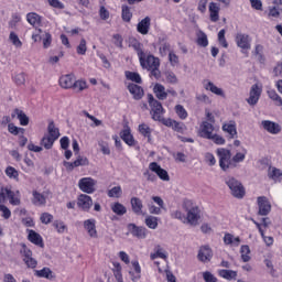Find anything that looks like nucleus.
<instances>
[{
	"label": "nucleus",
	"instance_id": "obj_1",
	"mask_svg": "<svg viewBox=\"0 0 282 282\" xmlns=\"http://www.w3.org/2000/svg\"><path fill=\"white\" fill-rule=\"evenodd\" d=\"M131 47L137 52L140 65L142 69L150 72V77L160 80L162 78V72L160 70V57L154 56L153 54L144 53V45L140 43L137 39H133L130 42Z\"/></svg>",
	"mask_w": 282,
	"mask_h": 282
},
{
	"label": "nucleus",
	"instance_id": "obj_2",
	"mask_svg": "<svg viewBox=\"0 0 282 282\" xmlns=\"http://www.w3.org/2000/svg\"><path fill=\"white\" fill-rule=\"evenodd\" d=\"M216 153L221 171H228V169H237V166H239V164L246 160L248 150L246 148H241V150L232 156L230 150L226 148H219L217 149Z\"/></svg>",
	"mask_w": 282,
	"mask_h": 282
},
{
	"label": "nucleus",
	"instance_id": "obj_3",
	"mask_svg": "<svg viewBox=\"0 0 282 282\" xmlns=\"http://www.w3.org/2000/svg\"><path fill=\"white\" fill-rule=\"evenodd\" d=\"M183 209L186 213L185 223L189 224V226H197L199 219H202V209H199V206L191 199H184Z\"/></svg>",
	"mask_w": 282,
	"mask_h": 282
},
{
	"label": "nucleus",
	"instance_id": "obj_4",
	"mask_svg": "<svg viewBox=\"0 0 282 282\" xmlns=\"http://www.w3.org/2000/svg\"><path fill=\"white\" fill-rule=\"evenodd\" d=\"M148 102L151 108L150 113L152 116V119H154L158 122H161L162 116H164L165 113L162 102L155 99V97H153L152 94L148 95Z\"/></svg>",
	"mask_w": 282,
	"mask_h": 282
},
{
	"label": "nucleus",
	"instance_id": "obj_5",
	"mask_svg": "<svg viewBox=\"0 0 282 282\" xmlns=\"http://www.w3.org/2000/svg\"><path fill=\"white\" fill-rule=\"evenodd\" d=\"M226 184L236 199H243L246 197V187L237 178L229 177L226 180Z\"/></svg>",
	"mask_w": 282,
	"mask_h": 282
},
{
	"label": "nucleus",
	"instance_id": "obj_6",
	"mask_svg": "<svg viewBox=\"0 0 282 282\" xmlns=\"http://www.w3.org/2000/svg\"><path fill=\"white\" fill-rule=\"evenodd\" d=\"M20 254L22 257V261H24L26 268L34 270L36 265H39V261L32 257V251L28 248L26 243L21 245Z\"/></svg>",
	"mask_w": 282,
	"mask_h": 282
},
{
	"label": "nucleus",
	"instance_id": "obj_7",
	"mask_svg": "<svg viewBox=\"0 0 282 282\" xmlns=\"http://www.w3.org/2000/svg\"><path fill=\"white\" fill-rule=\"evenodd\" d=\"M96 184H98L97 180H94L93 177H83L78 182V187L83 193L91 195L96 193Z\"/></svg>",
	"mask_w": 282,
	"mask_h": 282
},
{
	"label": "nucleus",
	"instance_id": "obj_8",
	"mask_svg": "<svg viewBox=\"0 0 282 282\" xmlns=\"http://www.w3.org/2000/svg\"><path fill=\"white\" fill-rule=\"evenodd\" d=\"M257 204L259 209L258 215H260L261 217H265L272 212V204H270V199H268V197L259 196L257 198Z\"/></svg>",
	"mask_w": 282,
	"mask_h": 282
},
{
	"label": "nucleus",
	"instance_id": "obj_9",
	"mask_svg": "<svg viewBox=\"0 0 282 282\" xmlns=\"http://www.w3.org/2000/svg\"><path fill=\"white\" fill-rule=\"evenodd\" d=\"M263 93V88L259 86V84H253L249 91V98L247 99L248 105L254 107L259 99L261 98V94Z\"/></svg>",
	"mask_w": 282,
	"mask_h": 282
},
{
	"label": "nucleus",
	"instance_id": "obj_10",
	"mask_svg": "<svg viewBox=\"0 0 282 282\" xmlns=\"http://www.w3.org/2000/svg\"><path fill=\"white\" fill-rule=\"evenodd\" d=\"M77 206L80 210H84V213H89V210H91V206H94V199H91V196L87 194H80L77 197Z\"/></svg>",
	"mask_w": 282,
	"mask_h": 282
},
{
	"label": "nucleus",
	"instance_id": "obj_11",
	"mask_svg": "<svg viewBox=\"0 0 282 282\" xmlns=\"http://www.w3.org/2000/svg\"><path fill=\"white\" fill-rule=\"evenodd\" d=\"M215 132V126L208 121H202L198 129L199 138L208 140Z\"/></svg>",
	"mask_w": 282,
	"mask_h": 282
},
{
	"label": "nucleus",
	"instance_id": "obj_12",
	"mask_svg": "<svg viewBox=\"0 0 282 282\" xmlns=\"http://www.w3.org/2000/svg\"><path fill=\"white\" fill-rule=\"evenodd\" d=\"M33 198H32V204L34 206H45L47 204V197L52 195V192L45 191L42 194L39 193V191L34 189L32 192Z\"/></svg>",
	"mask_w": 282,
	"mask_h": 282
},
{
	"label": "nucleus",
	"instance_id": "obj_13",
	"mask_svg": "<svg viewBox=\"0 0 282 282\" xmlns=\"http://www.w3.org/2000/svg\"><path fill=\"white\" fill-rule=\"evenodd\" d=\"M128 230L137 239H147V235H149V229L143 226H137L135 224H129Z\"/></svg>",
	"mask_w": 282,
	"mask_h": 282
},
{
	"label": "nucleus",
	"instance_id": "obj_14",
	"mask_svg": "<svg viewBox=\"0 0 282 282\" xmlns=\"http://www.w3.org/2000/svg\"><path fill=\"white\" fill-rule=\"evenodd\" d=\"M149 169L152 171V173H155L158 177H160L163 182H169L171 180V176H169V172L162 166L158 164V162H151L149 164Z\"/></svg>",
	"mask_w": 282,
	"mask_h": 282
},
{
	"label": "nucleus",
	"instance_id": "obj_15",
	"mask_svg": "<svg viewBox=\"0 0 282 282\" xmlns=\"http://www.w3.org/2000/svg\"><path fill=\"white\" fill-rule=\"evenodd\" d=\"M64 166L66 171H74L78 166H89V159L79 155L74 162L64 161Z\"/></svg>",
	"mask_w": 282,
	"mask_h": 282
},
{
	"label": "nucleus",
	"instance_id": "obj_16",
	"mask_svg": "<svg viewBox=\"0 0 282 282\" xmlns=\"http://www.w3.org/2000/svg\"><path fill=\"white\" fill-rule=\"evenodd\" d=\"M152 199L154 200V204H158V206L150 204L148 205V210L150 215H162V208H164V199L160 196H152Z\"/></svg>",
	"mask_w": 282,
	"mask_h": 282
},
{
	"label": "nucleus",
	"instance_id": "obj_17",
	"mask_svg": "<svg viewBox=\"0 0 282 282\" xmlns=\"http://www.w3.org/2000/svg\"><path fill=\"white\" fill-rule=\"evenodd\" d=\"M84 229L91 239H98V229H96V219L89 218L84 220Z\"/></svg>",
	"mask_w": 282,
	"mask_h": 282
},
{
	"label": "nucleus",
	"instance_id": "obj_18",
	"mask_svg": "<svg viewBox=\"0 0 282 282\" xmlns=\"http://www.w3.org/2000/svg\"><path fill=\"white\" fill-rule=\"evenodd\" d=\"M28 232V241L33 243L34 246H39V248H45V243L43 242V237L41 234L36 232L33 229H26Z\"/></svg>",
	"mask_w": 282,
	"mask_h": 282
},
{
	"label": "nucleus",
	"instance_id": "obj_19",
	"mask_svg": "<svg viewBox=\"0 0 282 282\" xmlns=\"http://www.w3.org/2000/svg\"><path fill=\"white\" fill-rule=\"evenodd\" d=\"M75 80H76L75 74L62 75L58 79L59 87H62V89H72V87H74Z\"/></svg>",
	"mask_w": 282,
	"mask_h": 282
},
{
	"label": "nucleus",
	"instance_id": "obj_20",
	"mask_svg": "<svg viewBox=\"0 0 282 282\" xmlns=\"http://www.w3.org/2000/svg\"><path fill=\"white\" fill-rule=\"evenodd\" d=\"M163 124L165 127H171L173 131H176V133H184V131H186V124L175 119H171V118L165 119L163 120Z\"/></svg>",
	"mask_w": 282,
	"mask_h": 282
},
{
	"label": "nucleus",
	"instance_id": "obj_21",
	"mask_svg": "<svg viewBox=\"0 0 282 282\" xmlns=\"http://www.w3.org/2000/svg\"><path fill=\"white\" fill-rule=\"evenodd\" d=\"M127 89L133 96L134 100H142L144 97V88L138 84L130 83Z\"/></svg>",
	"mask_w": 282,
	"mask_h": 282
},
{
	"label": "nucleus",
	"instance_id": "obj_22",
	"mask_svg": "<svg viewBox=\"0 0 282 282\" xmlns=\"http://www.w3.org/2000/svg\"><path fill=\"white\" fill-rule=\"evenodd\" d=\"M11 118L12 120H14V118H18L21 127H28L30 124V117H28V115H25V112L19 108H15L12 111Z\"/></svg>",
	"mask_w": 282,
	"mask_h": 282
},
{
	"label": "nucleus",
	"instance_id": "obj_23",
	"mask_svg": "<svg viewBox=\"0 0 282 282\" xmlns=\"http://www.w3.org/2000/svg\"><path fill=\"white\" fill-rule=\"evenodd\" d=\"M223 131L228 133L229 140H235V138H237V122L235 120L225 122L223 124Z\"/></svg>",
	"mask_w": 282,
	"mask_h": 282
},
{
	"label": "nucleus",
	"instance_id": "obj_24",
	"mask_svg": "<svg viewBox=\"0 0 282 282\" xmlns=\"http://www.w3.org/2000/svg\"><path fill=\"white\" fill-rule=\"evenodd\" d=\"M262 127L264 131H268V133H271L272 135H278V133L281 131V124L270 121V120H263Z\"/></svg>",
	"mask_w": 282,
	"mask_h": 282
},
{
	"label": "nucleus",
	"instance_id": "obj_25",
	"mask_svg": "<svg viewBox=\"0 0 282 282\" xmlns=\"http://www.w3.org/2000/svg\"><path fill=\"white\" fill-rule=\"evenodd\" d=\"M250 35L248 34L238 33L236 35V44L240 47V50H250Z\"/></svg>",
	"mask_w": 282,
	"mask_h": 282
},
{
	"label": "nucleus",
	"instance_id": "obj_26",
	"mask_svg": "<svg viewBox=\"0 0 282 282\" xmlns=\"http://www.w3.org/2000/svg\"><path fill=\"white\" fill-rule=\"evenodd\" d=\"M223 241L225 246H230L231 248H239V246H241V238L239 236L235 237L229 232L225 234Z\"/></svg>",
	"mask_w": 282,
	"mask_h": 282
},
{
	"label": "nucleus",
	"instance_id": "obj_27",
	"mask_svg": "<svg viewBox=\"0 0 282 282\" xmlns=\"http://www.w3.org/2000/svg\"><path fill=\"white\" fill-rule=\"evenodd\" d=\"M149 30H151V18L145 17L137 24V32L142 34L143 36L149 34Z\"/></svg>",
	"mask_w": 282,
	"mask_h": 282
},
{
	"label": "nucleus",
	"instance_id": "obj_28",
	"mask_svg": "<svg viewBox=\"0 0 282 282\" xmlns=\"http://www.w3.org/2000/svg\"><path fill=\"white\" fill-rule=\"evenodd\" d=\"M197 257L198 260H200L203 263H206L213 259V249H210L209 246H203L200 247Z\"/></svg>",
	"mask_w": 282,
	"mask_h": 282
},
{
	"label": "nucleus",
	"instance_id": "obj_29",
	"mask_svg": "<svg viewBox=\"0 0 282 282\" xmlns=\"http://www.w3.org/2000/svg\"><path fill=\"white\" fill-rule=\"evenodd\" d=\"M120 138L123 140L128 147H135V138L131 133V128L127 127L120 131Z\"/></svg>",
	"mask_w": 282,
	"mask_h": 282
},
{
	"label": "nucleus",
	"instance_id": "obj_30",
	"mask_svg": "<svg viewBox=\"0 0 282 282\" xmlns=\"http://www.w3.org/2000/svg\"><path fill=\"white\" fill-rule=\"evenodd\" d=\"M130 204H131L132 213H134V215H147V213L142 210L144 208V204L142 203V199H140L139 197H132L130 199Z\"/></svg>",
	"mask_w": 282,
	"mask_h": 282
},
{
	"label": "nucleus",
	"instance_id": "obj_31",
	"mask_svg": "<svg viewBox=\"0 0 282 282\" xmlns=\"http://www.w3.org/2000/svg\"><path fill=\"white\" fill-rule=\"evenodd\" d=\"M26 21L33 28H41V24L43 23V18L36 12H30L26 14Z\"/></svg>",
	"mask_w": 282,
	"mask_h": 282
},
{
	"label": "nucleus",
	"instance_id": "obj_32",
	"mask_svg": "<svg viewBox=\"0 0 282 282\" xmlns=\"http://www.w3.org/2000/svg\"><path fill=\"white\" fill-rule=\"evenodd\" d=\"M153 94L156 96L158 100H166L169 98V93L162 84H155L153 87Z\"/></svg>",
	"mask_w": 282,
	"mask_h": 282
},
{
	"label": "nucleus",
	"instance_id": "obj_33",
	"mask_svg": "<svg viewBox=\"0 0 282 282\" xmlns=\"http://www.w3.org/2000/svg\"><path fill=\"white\" fill-rule=\"evenodd\" d=\"M35 276L39 279H47L48 281H52L53 279H56V275L52 271V269L44 267L42 270H35Z\"/></svg>",
	"mask_w": 282,
	"mask_h": 282
},
{
	"label": "nucleus",
	"instance_id": "obj_34",
	"mask_svg": "<svg viewBox=\"0 0 282 282\" xmlns=\"http://www.w3.org/2000/svg\"><path fill=\"white\" fill-rule=\"evenodd\" d=\"M208 10L212 23H217V21H219V4H217L216 2H210Z\"/></svg>",
	"mask_w": 282,
	"mask_h": 282
},
{
	"label": "nucleus",
	"instance_id": "obj_35",
	"mask_svg": "<svg viewBox=\"0 0 282 282\" xmlns=\"http://www.w3.org/2000/svg\"><path fill=\"white\" fill-rule=\"evenodd\" d=\"M268 177L269 180L274 181V183H281L282 182V171L278 167L270 166L268 170Z\"/></svg>",
	"mask_w": 282,
	"mask_h": 282
},
{
	"label": "nucleus",
	"instance_id": "obj_36",
	"mask_svg": "<svg viewBox=\"0 0 282 282\" xmlns=\"http://www.w3.org/2000/svg\"><path fill=\"white\" fill-rule=\"evenodd\" d=\"M252 223L258 228L265 246H273L274 245V238L272 236H265V231H263V228L261 227V224L257 223V220L252 219Z\"/></svg>",
	"mask_w": 282,
	"mask_h": 282
},
{
	"label": "nucleus",
	"instance_id": "obj_37",
	"mask_svg": "<svg viewBox=\"0 0 282 282\" xmlns=\"http://www.w3.org/2000/svg\"><path fill=\"white\" fill-rule=\"evenodd\" d=\"M218 275L226 281H237V271L235 270L221 269L218 271Z\"/></svg>",
	"mask_w": 282,
	"mask_h": 282
},
{
	"label": "nucleus",
	"instance_id": "obj_38",
	"mask_svg": "<svg viewBox=\"0 0 282 282\" xmlns=\"http://www.w3.org/2000/svg\"><path fill=\"white\" fill-rule=\"evenodd\" d=\"M70 89H74V91H76L77 94H80L85 91V89H89V85L85 79H75L73 87Z\"/></svg>",
	"mask_w": 282,
	"mask_h": 282
},
{
	"label": "nucleus",
	"instance_id": "obj_39",
	"mask_svg": "<svg viewBox=\"0 0 282 282\" xmlns=\"http://www.w3.org/2000/svg\"><path fill=\"white\" fill-rule=\"evenodd\" d=\"M124 76L127 80H131V83H135V85H142V76H140V73L126 70Z\"/></svg>",
	"mask_w": 282,
	"mask_h": 282
},
{
	"label": "nucleus",
	"instance_id": "obj_40",
	"mask_svg": "<svg viewBox=\"0 0 282 282\" xmlns=\"http://www.w3.org/2000/svg\"><path fill=\"white\" fill-rule=\"evenodd\" d=\"M8 199L11 206H20L21 205V193L19 191L14 192L12 189L9 191Z\"/></svg>",
	"mask_w": 282,
	"mask_h": 282
},
{
	"label": "nucleus",
	"instance_id": "obj_41",
	"mask_svg": "<svg viewBox=\"0 0 282 282\" xmlns=\"http://www.w3.org/2000/svg\"><path fill=\"white\" fill-rule=\"evenodd\" d=\"M121 19L124 23H131V19H133V13L131 12V8L127 4L121 7Z\"/></svg>",
	"mask_w": 282,
	"mask_h": 282
},
{
	"label": "nucleus",
	"instance_id": "obj_42",
	"mask_svg": "<svg viewBox=\"0 0 282 282\" xmlns=\"http://www.w3.org/2000/svg\"><path fill=\"white\" fill-rule=\"evenodd\" d=\"M112 273L113 276L116 279L117 282H124L123 278H122V265L120 264V262H112Z\"/></svg>",
	"mask_w": 282,
	"mask_h": 282
},
{
	"label": "nucleus",
	"instance_id": "obj_43",
	"mask_svg": "<svg viewBox=\"0 0 282 282\" xmlns=\"http://www.w3.org/2000/svg\"><path fill=\"white\" fill-rule=\"evenodd\" d=\"M47 131L48 134L46 135H48V138H53L54 140H58V138H61V131L58 130V128H56L54 121L48 122Z\"/></svg>",
	"mask_w": 282,
	"mask_h": 282
},
{
	"label": "nucleus",
	"instance_id": "obj_44",
	"mask_svg": "<svg viewBox=\"0 0 282 282\" xmlns=\"http://www.w3.org/2000/svg\"><path fill=\"white\" fill-rule=\"evenodd\" d=\"M150 259L152 261H155V259H166V252L160 245H156L154 247V253L150 254Z\"/></svg>",
	"mask_w": 282,
	"mask_h": 282
},
{
	"label": "nucleus",
	"instance_id": "obj_45",
	"mask_svg": "<svg viewBox=\"0 0 282 282\" xmlns=\"http://www.w3.org/2000/svg\"><path fill=\"white\" fill-rule=\"evenodd\" d=\"M206 91H212V94H215L216 96H225L224 90L217 86L213 82H207L205 84Z\"/></svg>",
	"mask_w": 282,
	"mask_h": 282
},
{
	"label": "nucleus",
	"instance_id": "obj_46",
	"mask_svg": "<svg viewBox=\"0 0 282 282\" xmlns=\"http://www.w3.org/2000/svg\"><path fill=\"white\" fill-rule=\"evenodd\" d=\"M131 264L135 272V275H132V281H140V279H142V268L140 267V262L138 260H133Z\"/></svg>",
	"mask_w": 282,
	"mask_h": 282
},
{
	"label": "nucleus",
	"instance_id": "obj_47",
	"mask_svg": "<svg viewBox=\"0 0 282 282\" xmlns=\"http://www.w3.org/2000/svg\"><path fill=\"white\" fill-rule=\"evenodd\" d=\"M138 131L141 135H143V138H148V140H151V127H149V124L147 123H141L139 124Z\"/></svg>",
	"mask_w": 282,
	"mask_h": 282
},
{
	"label": "nucleus",
	"instance_id": "obj_48",
	"mask_svg": "<svg viewBox=\"0 0 282 282\" xmlns=\"http://www.w3.org/2000/svg\"><path fill=\"white\" fill-rule=\"evenodd\" d=\"M170 52H173L171 50V43L161 41L160 42V46H159V54H160V56L164 57L167 54H170Z\"/></svg>",
	"mask_w": 282,
	"mask_h": 282
},
{
	"label": "nucleus",
	"instance_id": "obj_49",
	"mask_svg": "<svg viewBox=\"0 0 282 282\" xmlns=\"http://www.w3.org/2000/svg\"><path fill=\"white\" fill-rule=\"evenodd\" d=\"M111 210L112 213H115V215H127V207H124V205H122L121 203H115L111 205Z\"/></svg>",
	"mask_w": 282,
	"mask_h": 282
},
{
	"label": "nucleus",
	"instance_id": "obj_50",
	"mask_svg": "<svg viewBox=\"0 0 282 282\" xmlns=\"http://www.w3.org/2000/svg\"><path fill=\"white\" fill-rule=\"evenodd\" d=\"M174 111L180 120H186V118H188V111H186V108H184L182 105H176L174 107Z\"/></svg>",
	"mask_w": 282,
	"mask_h": 282
},
{
	"label": "nucleus",
	"instance_id": "obj_51",
	"mask_svg": "<svg viewBox=\"0 0 282 282\" xmlns=\"http://www.w3.org/2000/svg\"><path fill=\"white\" fill-rule=\"evenodd\" d=\"M267 94H268L269 98H270L271 100H273V102H275V105H276L278 107H282V98L279 96V94L276 93V90L271 89V90H268Z\"/></svg>",
	"mask_w": 282,
	"mask_h": 282
},
{
	"label": "nucleus",
	"instance_id": "obj_52",
	"mask_svg": "<svg viewBox=\"0 0 282 282\" xmlns=\"http://www.w3.org/2000/svg\"><path fill=\"white\" fill-rule=\"evenodd\" d=\"M158 221H160L158 217L148 216L144 220V224L150 228V230H155V228H158Z\"/></svg>",
	"mask_w": 282,
	"mask_h": 282
},
{
	"label": "nucleus",
	"instance_id": "obj_53",
	"mask_svg": "<svg viewBox=\"0 0 282 282\" xmlns=\"http://www.w3.org/2000/svg\"><path fill=\"white\" fill-rule=\"evenodd\" d=\"M240 254L243 263H248V261H250V247L248 245H242L240 248Z\"/></svg>",
	"mask_w": 282,
	"mask_h": 282
},
{
	"label": "nucleus",
	"instance_id": "obj_54",
	"mask_svg": "<svg viewBox=\"0 0 282 282\" xmlns=\"http://www.w3.org/2000/svg\"><path fill=\"white\" fill-rule=\"evenodd\" d=\"M9 41L12 43V45H14V47H23V42H21V39H19V35L14 33V31L10 32Z\"/></svg>",
	"mask_w": 282,
	"mask_h": 282
},
{
	"label": "nucleus",
	"instance_id": "obj_55",
	"mask_svg": "<svg viewBox=\"0 0 282 282\" xmlns=\"http://www.w3.org/2000/svg\"><path fill=\"white\" fill-rule=\"evenodd\" d=\"M8 131H9V133H11V135H19V133L21 135L25 134V129L24 128H19L17 126H14V123H9L8 124Z\"/></svg>",
	"mask_w": 282,
	"mask_h": 282
},
{
	"label": "nucleus",
	"instance_id": "obj_56",
	"mask_svg": "<svg viewBox=\"0 0 282 282\" xmlns=\"http://www.w3.org/2000/svg\"><path fill=\"white\" fill-rule=\"evenodd\" d=\"M196 43L197 45H199V47H208V35L200 31L197 36Z\"/></svg>",
	"mask_w": 282,
	"mask_h": 282
},
{
	"label": "nucleus",
	"instance_id": "obj_57",
	"mask_svg": "<svg viewBox=\"0 0 282 282\" xmlns=\"http://www.w3.org/2000/svg\"><path fill=\"white\" fill-rule=\"evenodd\" d=\"M56 139H53L52 137H48L47 134L44 135L41 140V145L44 147V149L50 150L52 147H54V142Z\"/></svg>",
	"mask_w": 282,
	"mask_h": 282
},
{
	"label": "nucleus",
	"instance_id": "obj_58",
	"mask_svg": "<svg viewBox=\"0 0 282 282\" xmlns=\"http://www.w3.org/2000/svg\"><path fill=\"white\" fill-rule=\"evenodd\" d=\"M108 197H115L119 199V197H122V187L120 185L112 187L107 192Z\"/></svg>",
	"mask_w": 282,
	"mask_h": 282
},
{
	"label": "nucleus",
	"instance_id": "obj_59",
	"mask_svg": "<svg viewBox=\"0 0 282 282\" xmlns=\"http://www.w3.org/2000/svg\"><path fill=\"white\" fill-rule=\"evenodd\" d=\"M167 58L172 67H177V65H180V56L175 54V51H170Z\"/></svg>",
	"mask_w": 282,
	"mask_h": 282
},
{
	"label": "nucleus",
	"instance_id": "obj_60",
	"mask_svg": "<svg viewBox=\"0 0 282 282\" xmlns=\"http://www.w3.org/2000/svg\"><path fill=\"white\" fill-rule=\"evenodd\" d=\"M218 43L221 47L228 48V41L226 40V29L218 32Z\"/></svg>",
	"mask_w": 282,
	"mask_h": 282
},
{
	"label": "nucleus",
	"instance_id": "obj_61",
	"mask_svg": "<svg viewBox=\"0 0 282 282\" xmlns=\"http://www.w3.org/2000/svg\"><path fill=\"white\" fill-rule=\"evenodd\" d=\"M12 80L18 86L25 85V73H15Z\"/></svg>",
	"mask_w": 282,
	"mask_h": 282
},
{
	"label": "nucleus",
	"instance_id": "obj_62",
	"mask_svg": "<svg viewBox=\"0 0 282 282\" xmlns=\"http://www.w3.org/2000/svg\"><path fill=\"white\" fill-rule=\"evenodd\" d=\"M6 175L7 177H10V180H19V171L13 166H8L6 169Z\"/></svg>",
	"mask_w": 282,
	"mask_h": 282
},
{
	"label": "nucleus",
	"instance_id": "obj_63",
	"mask_svg": "<svg viewBox=\"0 0 282 282\" xmlns=\"http://www.w3.org/2000/svg\"><path fill=\"white\" fill-rule=\"evenodd\" d=\"M77 54L79 56H85L87 54V41L82 39L79 45L77 46Z\"/></svg>",
	"mask_w": 282,
	"mask_h": 282
},
{
	"label": "nucleus",
	"instance_id": "obj_64",
	"mask_svg": "<svg viewBox=\"0 0 282 282\" xmlns=\"http://www.w3.org/2000/svg\"><path fill=\"white\" fill-rule=\"evenodd\" d=\"M53 226L59 235H63V232H65V230H67V226L65 225V223H63L61 220H55L53 223Z\"/></svg>",
	"mask_w": 282,
	"mask_h": 282
}]
</instances>
